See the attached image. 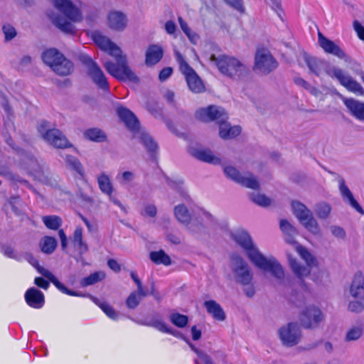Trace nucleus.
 I'll use <instances>...</instances> for the list:
<instances>
[{
	"label": "nucleus",
	"mask_w": 364,
	"mask_h": 364,
	"mask_svg": "<svg viewBox=\"0 0 364 364\" xmlns=\"http://www.w3.org/2000/svg\"><path fill=\"white\" fill-rule=\"evenodd\" d=\"M91 38L102 50L108 53L117 63L114 64L109 60L104 62L103 65L109 74L119 80L132 82L139 81L137 76L128 66L126 55L122 54L121 48L117 45L97 31L91 33Z\"/></svg>",
	"instance_id": "f257e3e1"
},
{
	"label": "nucleus",
	"mask_w": 364,
	"mask_h": 364,
	"mask_svg": "<svg viewBox=\"0 0 364 364\" xmlns=\"http://www.w3.org/2000/svg\"><path fill=\"white\" fill-rule=\"evenodd\" d=\"M53 6L63 14L60 16L55 11H49L48 16L53 24L66 34H74L76 28L74 23L82 20V14L70 0H50Z\"/></svg>",
	"instance_id": "f03ea898"
},
{
	"label": "nucleus",
	"mask_w": 364,
	"mask_h": 364,
	"mask_svg": "<svg viewBox=\"0 0 364 364\" xmlns=\"http://www.w3.org/2000/svg\"><path fill=\"white\" fill-rule=\"evenodd\" d=\"M196 117L203 122L215 121L219 124V136L223 139H231L241 132L239 126H231L228 122V114L221 107L210 105L200 108L196 112Z\"/></svg>",
	"instance_id": "7ed1b4c3"
},
{
	"label": "nucleus",
	"mask_w": 364,
	"mask_h": 364,
	"mask_svg": "<svg viewBox=\"0 0 364 364\" xmlns=\"http://www.w3.org/2000/svg\"><path fill=\"white\" fill-rule=\"evenodd\" d=\"M220 72L234 80H242L249 75L247 66L239 59L228 55L216 57L212 55L210 58Z\"/></svg>",
	"instance_id": "20e7f679"
},
{
	"label": "nucleus",
	"mask_w": 364,
	"mask_h": 364,
	"mask_svg": "<svg viewBox=\"0 0 364 364\" xmlns=\"http://www.w3.org/2000/svg\"><path fill=\"white\" fill-rule=\"evenodd\" d=\"M120 119L124 123L129 130L133 133V136L137 139L150 153H154L158 149L156 143L144 130L139 128V122L134 114L129 109L119 107L117 109Z\"/></svg>",
	"instance_id": "39448f33"
},
{
	"label": "nucleus",
	"mask_w": 364,
	"mask_h": 364,
	"mask_svg": "<svg viewBox=\"0 0 364 364\" xmlns=\"http://www.w3.org/2000/svg\"><path fill=\"white\" fill-rule=\"evenodd\" d=\"M295 250L306 264H301L291 254H287L289 264L293 273L299 279H303L310 275L311 269L317 267L318 262L316 257L302 245H296Z\"/></svg>",
	"instance_id": "423d86ee"
},
{
	"label": "nucleus",
	"mask_w": 364,
	"mask_h": 364,
	"mask_svg": "<svg viewBox=\"0 0 364 364\" xmlns=\"http://www.w3.org/2000/svg\"><path fill=\"white\" fill-rule=\"evenodd\" d=\"M23 165L35 180L51 187L57 186L58 177L53 174L44 163L38 161L33 156H28L23 159Z\"/></svg>",
	"instance_id": "0eeeda50"
},
{
	"label": "nucleus",
	"mask_w": 364,
	"mask_h": 364,
	"mask_svg": "<svg viewBox=\"0 0 364 364\" xmlns=\"http://www.w3.org/2000/svg\"><path fill=\"white\" fill-rule=\"evenodd\" d=\"M43 62L59 75H68L73 70V63L55 48H49L42 54Z\"/></svg>",
	"instance_id": "6e6552de"
},
{
	"label": "nucleus",
	"mask_w": 364,
	"mask_h": 364,
	"mask_svg": "<svg viewBox=\"0 0 364 364\" xmlns=\"http://www.w3.org/2000/svg\"><path fill=\"white\" fill-rule=\"evenodd\" d=\"M230 268L233 280L242 286L250 285L253 279V272L247 262L240 255L234 254L230 257Z\"/></svg>",
	"instance_id": "1a4fd4ad"
},
{
	"label": "nucleus",
	"mask_w": 364,
	"mask_h": 364,
	"mask_svg": "<svg viewBox=\"0 0 364 364\" xmlns=\"http://www.w3.org/2000/svg\"><path fill=\"white\" fill-rule=\"evenodd\" d=\"M230 237L243 250L247 257L252 263L262 254L246 230L243 228L236 229L230 232Z\"/></svg>",
	"instance_id": "9d476101"
},
{
	"label": "nucleus",
	"mask_w": 364,
	"mask_h": 364,
	"mask_svg": "<svg viewBox=\"0 0 364 364\" xmlns=\"http://www.w3.org/2000/svg\"><path fill=\"white\" fill-rule=\"evenodd\" d=\"M326 73L331 78L336 79L341 85L348 92L356 95L364 96L363 86L341 68L335 65H329L326 69Z\"/></svg>",
	"instance_id": "9b49d317"
},
{
	"label": "nucleus",
	"mask_w": 364,
	"mask_h": 364,
	"mask_svg": "<svg viewBox=\"0 0 364 364\" xmlns=\"http://www.w3.org/2000/svg\"><path fill=\"white\" fill-rule=\"evenodd\" d=\"M278 67V62L267 49H258L255 55L253 71L259 75H267Z\"/></svg>",
	"instance_id": "f8f14e48"
},
{
	"label": "nucleus",
	"mask_w": 364,
	"mask_h": 364,
	"mask_svg": "<svg viewBox=\"0 0 364 364\" xmlns=\"http://www.w3.org/2000/svg\"><path fill=\"white\" fill-rule=\"evenodd\" d=\"M181 72L184 75L189 90L193 93H201L205 90V85L196 71L187 63L182 55L175 52Z\"/></svg>",
	"instance_id": "ddd939ff"
},
{
	"label": "nucleus",
	"mask_w": 364,
	"mask_h": 364,
	"mask_svg": "<svg viewBox=\"0 0 364 364\" xmlns=\"http://www.w3.org/2000/svg\"><path fill=\"white\" fill-rule=\"evenodd\" d=\"M224 173L228 178L243 187L254 190L259 188L260 184L257 178L250 173L242 174L232 166H225Z\"/></svg>",
	"instance_id": "4468645a"
},
{
	"label": "nucleus",
	"mask_w": 364,
	"mask_h": 364,
	"mask_svg": "<svg viewBox=\"0 0 364 364\" xmlns=\"http://www.w3.org/2000/svg\"><path fill=\"white\" fill-rule=\"evenodd\" d=\"M279 338L283 346L293 347L299 343L302 332L296 323H289L278 330Z\"/></svg>",
	"instance_id": "2eb2a0df"
},
{
	"label": "nucleus",
	"mask_w": 364,
	"mask_h": 364,
	"mask_svg": "<svg viewBox=\"0 0 364 364\" xmlns=\"http://www.w3.org/2000/svg\"><path fill=\"white\" fill-rule=\"evenodd\" d=\"M252 264L262 270L269 271L280 282L284 279L285 273L282 266L273 257H266L262 253Z\"/></svg>",
	"instance_id": "dca6fc26"
},
{
	"label": "nucleus",
	"mask_w": 364,
	"mask_h": 364,
	"mask_svg": "<svg viewBox=\"0 0 364 364\" xmlns=\"http://www.w3.org/2000/svg\"><path fill=\"white\" fill-rule=\"evenodd\" d=\"M323 320L321 309L315 306L306 307L301 314L300 323L306 329H314L318 327Z\"/></svg>",
	"instance_id": "f3484780"
},
{
	"label": "nucleus",
	"mask_w": 364,
	"mask_h": 364,
	"mask_svg": "<svg viewBox=\"0 0 364 364\" xmlns=\"http://www.w3.org/2000/svg\"><path fill=\"white\" fill-rule=\"evenodd\" d=\"M26 259L32 266L36 268L41 274L49 279L56 287V288H58L63 293L70 296H81L77 292L68 289L65 286L60 283L49 270L40 266L38 264V260L31 254L26 255Z\"/></svg>",
	"instance_id": "a211bd4d"
},
{
	"label": "nucleus",
	"mask_w": 364,
	"mask_h": 364,
	"mask_svg": "<svg viewBox=\"0 0 364 364\" xmlns=\"http://www.w3.org/2000/svg\"><path fill=\"white\" fill-rule=\"evenodd\" d=\"M42 137L49 144L58 149H65L71 146L65 135L58 129H48L42 133Z\"/></svg>",
	"instance_id": "6ab92c4d"
},
{
	"label": "nucleus",
	"mask_w": 364,
	"mask_h": 364,
	"mask_svg": "<svg viewBox=\"0 0 364 364\" xmlns=\"http://www.w3.org/2000/svg\"><path fill=\"white\" fill-rule=\"evenodd\" d=\"M318 41L323 50L329 54H332L340 59L350 62V58L333 41L326 38L321 32L318 33Z\"/></svg>",
	"instance_id": "aec40b11"
},
{
	"label": "nucleus",
	"mask_w": 364,
	"mask_h": 364,
	"mask_svg": "<svg viewBox=\"0 0 364 364\" xmlns=\"http://www.w3.org/2000/svg\"><path fill=\"white\" fill-rule=\"evenodd\" d=\"M87 73L92 81L98 87L105 90H108L109 83L103 71L97 63L92 64L91 67L87 70Z\"/></svg>",
	"instance_id": "412c9836"
},
{
	"label": "nucleus",
	"mask_w": 364,
	"mask_h": 364,
	"mask_svg": "<svg viewBox=\"0 0 364 364\" xmlns=\"http://www.w3.org/2000/svg\"><path fill=\"white\" fill-rule=\"evenodd\" d=\"M191 154L196 159L212 164H221V159L219 156L213 154V153L207 149H191L190 151Z\"/></svg>",
	"instance_id": "4be33fe9"
},
{
	"label": "nucleus",
	"mask_w": 364,
	"mask_h": 364,
	"mask_svg": "<svg viewBox=\"0 0 364 364\" xmlns=\"http://www.w3.org/2000/svg\"><path fill=\"white\" fill-rule=\"evenodd\" d=\"M126 16L120 11H111L107 16V25L114 31H122L127 26Z\"/></svg>",
	"instance_id": "5701e85b"
},
{
	"label": "nucleus",
	"mask_w": 364,
	"mask_h": 364,
	"mask_svg": "<svg viewBox=\"0 0 364 364\" xmlns=\"http://www.w3.org/2000/svg\"><path fill=\"white\" fill-rule=\"evenodd\" d=\"M342 100L352 115L359 120L364 121V102L353 98L343 97Z\"/></svg>",
	"instance_id": "b1692460"
},
{
	"label": "nucleus",
	"mask_w": 364,
	"mask_h": 364,
	"mask_svg": "<svg viewBox=\"0 0 364 364\" xmlns=\"http://www.w3.org/2000/svg\"><path fill=\"white\" fill-rule=\"evenodd\" d=\"M173 215L175 219L181 225L188 226L192 221V213L183 203H179L174 206Z\"/></svg>",
	"instance_id": "393cba45"
},
{
	"label": "nucleus",
	"mask_w": 364,
	"mask_h": 364,
	"mask_svg": "<svg viewBox=\"0 0 364 364\" xmlns=\"http://www.w3.org/2000/svg\"><path fill=\"white\" fill-rule=\"evenodd\" d=\"M338 183L341 196L344 199H346L349 202L350 205L353 208H354L358 212L363 213V208L359 205V203L355 200L353 193H351L348 187L346 186L344 178L341 176H338Z\"/></svg>",
	"instance_id": "a878e982"
},
{
	"label": "nucleus",
	"mask_w": 364,
	"mask_h": 364,
	"mask_svg": "<svg viewBox=\"0 0 364 364\" xmlns=\"http://www.w3.org/2000/svg\"><path fill=\"white\" fill-rule=\"evenodd\" d=\"M338 183L341 196L344 199H346L349 202L350 205L353 208H354L358 212L363 213V208L359 205V203L355 200L353 193H351L348 187L346 186L344 178L341 176H338Z\"/></svg>",
	"instance_id": "bb28decb"
},
{
	"label": "nucleus",
	"mask_w": 364,
	"mask_h": 364,
	"mask_svg": "<svg viewBox=\"0 0 364 364\" xmlns=\"http://www.w3.org/2000/svg\"><path fill=\"white\" fill-rule=\"evenodd\" d=\"M25 300L30 306L39 309L44 304V295L40 290L30 288L25 294Z\"/></svg>",
	"instance_id": "cd10ccee"
},
{
	"label": "nucleus",
	"mask_w": 364,
	"mask_h": 364,
	"mask_svg": "<svg viewBox=\"0 0 364 364\" xmlns=\"http://www.w3.org/2000/svg\"><path fill=\"white\" fill-rule=\"evenodd\" d=\"M350 294L353 298L364 299V277L360 272H356L350 287Z\"/></svg>",
	"instance_id": "c85d7f7f"
},
{
	"label": "nucleus",
	"mask_w": 364,
	"mask_h": 364,
	"mask_svg": "<svg viewBox=\"0 0 364 364\" xmlns=\"http://www.w3.org/2000/svg\"><path fill=\"white\" fill-rule=\"evenodd\" d=\"M4 78L3 76L0 74V84L3 82ZM0 105L4 108L5 112L7 114V118L4 119V127L6 128V133H8L9 131H12L14 129V123L11 119V116L12 114V109L9 104L8 100L6 95L0 90Z\"/></svg>",
	"instance_id": "c756f323"
},
{
	"label": "nucleus",
	"mask_w": 364,
	"mask_h": 364,
	"mask_svg": "<svg viewBox=\"0 0 364 364\" xmlns=\"http://www.w3.org/2000/svg\"><path fill=\"white\" fill-rule=\"evenodd\" d=\"M207 312L217 321H225L226 316L221 306L215 300L205 301L203 304Z\"/></svg>",
	"instance_id": "7c9ffc66"
},
{
	"label": "nucleus",
	"mask_w": 364,
	"mask_h": 364,
	"mask_svg": "<svg viewBox=\"0 0 364 364\" xmlns=\"http://www.w3.org/2000/svg\"><path fill=\"white\" fill-rule=\"evenodd\" d=\"M280 228L285 235V241L296 248L298 242L295 240V237L298 235L296 229L287 220H280Z\"/></svg>",
	"instance_id": "2f4dec72"
},
{
	"label": "nucleus",
	"mask_w": 364,
	"mask_h": 364,
	"mask_svg": "<svg viewBox=\"0 0 364 364\" xmlns=\"http://www.w3.org/2000/svg\"><path fill=\"white\" fill-rule=\"evenodd\" d=\"M163 56L162 48L156 45H151L148 47L146 52V64L153 65L159 62Z\"/></svg>",
	"instance_id": "473e14b6"
},
{
	"label": "nucleus",
	"mask_w": 364,
	"mask_h": 364,
	"mask_svg": "<svg viewBox=\"0 0 364 364\" xmlns=\"http://www.w3.org/2000/svg\"><path fill=\"white\" fill-rule=\"evenodd\" d=\"M291 207L294 214L300 223L313 214L311 210L299 201H292Z\"/></svg>",
	"instance_id": "72a5a7b5"
},
{
	"label": "nucleus",
	"mask_w": 364,
	"mask_h": 364,
	"mask_svg": "<svg viewBox=\"0 0 364 364\" xmlns=\"http://www.w3.org/2000/svg\"><path fill=\"white\" fill-rule=\"evenodd\" d=\"M97 183H98L100 191L103 193H105L109 196H112V192H113V186L111 183L110 178L109 177V176L107 174H106L104 172L101 173L97 176Z\"/></svg>",
	"instance_id": "f704fd0d"
},
{
	"label": "nucleus",
	"mask_w": 364,
	"mask_h": 364,
	"mask_svg": "<svg viewBox=\"0 0 364 364\" xmlns=\"http://www.w3.org/2000/svg\"><path fill=\"white\" fill-rule=\"evenodd\" d=\"M83 135L87 140L97 143L103 142L107 140L105 133L98 128L88 129L84 132Z\"/></svg>",
	"instance_id": "c9c22d12"
},
{
	"label": "nucleus",
	"mask_w": 364,
	"mask_h": 364,
	"mask_svg": "<svg viewBox=\"0 0 364 364\" xmlns=\"http://www.w3.org/2000/svg\"><path fill=\"white\" fill-rule=\"evenodd\" d=\"M150 259L156 264H164L168 266L171 264L170 257L164 251H154L149 254Z\"/></svg>",
	"instance_id": "e433bc0d"
},
{
	"label": "nucleus",
	"mask_w": 364,
	"mask_h": 364,
	"mask_svg": "<svg viewBox=\"0 0 364 364\" xmlns=\"http://www.w3.org/2000/svg\"><path fill=\"white\" fill-rule=\"evenodd\" d=\"M304 60L311 73L318 76L321 72L323 62L306 54L304 55Z\"/></svg>",
	"instance_id": "4c0bfd02"
},
{
	"label": "nucleus",
	"mask_w": 364,
	"mask_h": 364,
	"mask_svg": "<svg viewBox=\"0 0 364 364\" xmlns=\"http://www.w3.org/2000/svg\"><path fill=\"white\" fill-rule=\"evenodd\" d=\"M41 251L46 254H51L57 247V240L49 236L43 237L40 242Z\"/></svg>",
	"instance_id": "58836bf2"
},
{
	"label": "nucleus",
	"mask_w": 364,
	"mask_h": 364,
	"mask_svg": "<svg viewBox=\"0 0 364 364\" xmlns=\"http://www.w3.org/2000/svg\"><path fill=\"white\" fill-rule=\"evenodd\" d=\"M106 277V274L102 271L95 272L89 276L83 278L80 281L82 287H87L96 284L98 282L103 280Z\"/></svg>",
	"instance_id": "ea45409f"
},
{
	"label": "nucleus",
	"mask_w": 364,
	"mask_h": 364,
	"mask_svg": "<svg viewBox=\"0 0 364 364\" xmlns=\"http://www.w3.org/2000/svg\"><path fill=\"white\" fill-rule=\"evenodd\" d=\"M306 229L315 235H321V230L317 220L313 216V214L310 215L307 219L304 220L301 223Z\"/></svg>",
	"instance_id": "a19ab883"
},
{
	"label": "nucleus",
	"mask_w": 364,
	"mask_h": 364,
	"mask_svg": "<svg viewBox=\"0 0 364 364\" xmlns=\"http://www.w3.org/2000/svg\"><path fill=\"white\" fill-rule=\"evenodd\" d=\"M42 220L46 227L50 230H58L62 225V219L57 215H46Z\"/></svg>",
	"instance_id": "79ce46f5"
},
{
	"label": "nucleus",
	"mask_w": 364,
	"mask_h": 364,
	"mask_svg": "<svg viewBox=\"0 0 364 364\" xmlns=\"http://www.w3.org/2000/svg\"><path fill=\"white\" fill-rule=\"evenodd\" d=\"M331 212V205L325 202L318 203L315 208V213L317 217L321 220L327 219L330 216Z\"/></svg>",
	"instance_id": "37998d69"
},
{
	"label": "nucleus",
	"mask_w": 364,
	"mask_h": 364,
	"mask_svg": "<svg viewBox=\"0 0 364 364\" xmlns=\"http://www.w3.org/2000/svg\"><path fill=\"white\" fill-rule=\"evenodd\" d=\"M363 333V328L362 326H353L347 331L345 341L348 342L358 341L362 337Z\"/></svg>",
	"instance_id": "c03bdc74"
},
{
	"label": "nucleus",
	"mask_w": 364,
	"mask_h": 364,
	"mask_svg": "<svg viewBox=\"0 0 364 364\" xmlns=\"http://www.w3.org/2000/svg\"><path fill=\"white\" fill-rule=\"evenodd\" d=\"M251 200L262 207H267L271 205L272 200L266 195L260 193H251L250 195Z\"/></svg>",
	"instance_id": "a18cd8bd"
},
{
	"label": "nucleus",
	"mask_w": 364,
	"mask_h": 364,
	"mask_svg": "<svg viewBox=\"0 0 364 364\" xmlns=\"http://www.w3.org/2000/svg\"><path fill=\"white\" fill-rule=\"evenodd\" d=\"M66 166L80 174L83 173V167L80 161L75 156L67 155L65 156Z\"/></svg>",
	"instance_id": "49530a36"
},
{
	"label": "nucleus",
	"mask_w": 364,
	"mask_h": 364,
	"mask_svg": "<svg viewBox=\"0 0 364 364\" xmlns=\"http://www.w3.org/2000/svg\"><path fill=\"white\" fill-rule=\"evenodd\" d=\"M178 21L180 25L181 30L183 33L187 36L188 39L192 42L196 43L198 39V36L189 28L188 23L184 21L182 17L179 16L178 18Z\"/></svg>",
	"instance_id": "de8ad7c7"
},
{
	"label": "nucleus",
	"mask_w": 364,
	"mask_h": 364,
	"mask_svg": "<svg viewBox=\"0 0 364 364\" xmlns=\"http://www.w3.org/2000/svg\"><path fill=\"white\" fill-rule=\"evenodd\" d=\"M92 301L100 306L105 314L112 319H116L117 314L114 309L107 302H100L97 298L92 297Z\"/></svg>",
	"instance_id": "09e8293b"
},
{
	"label": "nucleus",
	"mask_w": 364,
	"mask_h": 364,
	"mask_svg": "<svg viewBox=\"0 0 364 364\" xmlns=\"http://www.w3.org/2000/svg\"><path fill=\"white\" fill-rule=\"evenodd\" d=\"M170 320L175 326L179 328H183L187 325L188 318L185 315L175 313L171 315Z\"/></svg>",
	"instance_id": "8fccbe9b"
},
{
	"label": "nucleus",
	"mask_w": 364,
	"mask_h": 364,
	"mask_svg": "<svg viewBox=\"0 0 364 364\" xmlns=\"http://www.w3.org/2000/svg\"><path fill=\"white\" fill-rule=\"evenodd\" d=\"M357 301H351L349 302L348 309L355 314L362 312L364 310V299L358 298Z\"/></svg>",
	"instance_id": "3c124183"
},
{
	"label": "nucleus",
	"mask_w": 364,
	"mask_h": 364,
	"mask_svg": "<svg viewBox=\"0 0 364 364\" xmlns=\"http://www.w3.org/2000/svg\"><path fill=\"white\" fill-rule=\"evenodd\" d=\"M2 31L6 41L12 40L17 34L15 28L10 24L4 25Z\"/></svg>",
	"instance_id": "603ef678"
},
{
	"label": "nucleus",
	"mask_w": 364,
	"mask_h": 364,
	"mask_svg": "<svg viewBox=\"0 0 364 364\" xmlns=\"http://www.w3.org/2000/svg\"><path fill=\"white\" fill-rule=\"evenodd\" d=\"M143 296L138 294V292L132 293L127 299V304L129 308H136Z\"/></svg>",
	"instance_id": "864d4df0"
},
{
	"label": "nucleus",
	"mask_w": 364,
	"mask_h": 364,
	"mask_svg": "<svg viewBox=\"0 0 364 364\" xmlns=\"http://www.w3.org/2000/svg\"><path fill=\"white\" fill-rule=\"evenodd\" d=\"M329 230L331 232V234L339 240H345L346 237V231L345 230L338 225H331L329 227Z\"/></svg>",
	"instance_id": "5fc2aeb1"
},
{
	"label": "nucleus",
	"mask_w": 364,
	"mask_h": 364,
	"mask_svg": "<svg viewBox=\"0 0 364 364\" xmlns=\"http://www.w3.org/2000/svg\"><path fill=\"white\" fill-rule=\"evenodd\" d=\"M157 213V208L154 204H147L144 206L141 215L145 217L154 218Z\"/></svg>",
	"instance_id": "6e6d98bb"
},
{
	"label": "nucleus",
	"mask_w": 364,
	"mask_h": 364,
	"mask_svg": "<svg viewBox=\"0 0 364 364\" xmlns=\"http://www.w3.org/2000/svg\"><path fill=\"white\" fill-rule=\"evenodd\" d=\"M1 175L6 176L8 179L11 180L13 181L19 182L22 183H25L28 186V187L31 188V186L26 181L21 179L18 176L13 174L9 171L4 172H0Z\"/></svg>",
	"instance_id": "4d7b16f0"
},
{
	"label": "nucleus",
	"mask_w": 364,
	"mask_h": 364,
	"mask_svg": "<svg viewBox=\"0 0 364 364\" xmlns=\"http://www.w3.org/2000/svg\"><path fill=\"white\" fill-rule=\"evenodd\" d=\"M134 173L128 171L123 172L119 177L117 176V178L119 179L120 183L123 185H127L131 181L134 180Z\"/></svg>",
	"instance_id": "13d9d810"
},
{
	"label": "nucleus",
	"mask_w": 364,
	"mask_h": 364,
	"mask_svg": "<svg viewBox=\"0 0 364 364\" xmlns=\"http://www.w3.org/2000/svg\"><path fill=\"white\" fill-rule=\"evenodd\" d=\"M190 346L194 350V352H196V353L198 355L199 358L201 360L203 364H213L210 358L208 355L198 350L192 344H190Z\"/></svg>",
	"instance_id": "bf43d9fd"
},
{
	"label": "nucleus",
	"mask_w": 364,
	"mask_h": 364,
	"mask_svg": "<svg viewBox=\"0 0 364 364\" xmlns=\"http://www.w3.org/2000/svg\"><path fill=\"white\" fill-rule=\"evenodd\" d=\"M353 26L358 35V37L360 40L364 41V27L362 24L358 21L355 20L353 23Z\"/></svg>",
	"instance_id": "052dcab7"
},
{
	"label": "nucleus",
	"mask_w": 364,
	"mask_h": 364,
	"mask_svg": "<svg viewBox=\"0 0 364 364\" xmlns=\"http://www.w3.org/2000/svg\"><path fill=\"white\" fill-rule=\"evenodd\" d=\"M151 326L161 332H170V329L166 326V323L161 321H154L152 322Z\"/></svg>",
	"instance_id": "680f3d73"
},
{
	"label": "nucleus",
	"mask_w": 364,
	"mask_h": 364,
	"mask_svg": "<svg viewBox=\"0 0 364 364\" xmlns=\"http://www.w3.org/2000/svg\"><path fill=\"white\" fill-rule=\"evenodd\" d=\"M79 58L80 61L86 65L87 70H88L92 64L97 63L87 55L82 54L80 55Z\"/></svg>",
	"instance_id": "e2e57ef3"
},
{
	"label": "nucleus",
	"mask_w": 364,
	"mask_h": 364,
	"mask_svg": "<svg viewBox=\"0 0 364 364\" xmlns=\"http://www.w3.org/2000/svg\"><path fill=\"white\" fill-rule=\"evenodd\" d=\"M164 27L166 33L170 35L175 33L176 31V23L171 20L166 22Z\"/></svg>",
	"instance_id": "0e129e2a"
},
{
	"label": "nucleus",
	"mask_w": 364,
	"mask_h": 364,
	"mask_svg": "<svg viewBox=\"0 0 364 364\" xmlns=\"http://www.w3.org/2000/svg\"><path fill=\"white\" fill-rule=\"evenodd\" d=\"M172 68H164L159 73V80L161 81L166 80L168 77L171 76L172 74Z\"/></svg>",
	"instance_id": "69168bd1"
},
{
	"label": "nucleus",
	"mask_w": 364,
	"mask_h": 364,
	"mask_svg": "<svg viewBox=\"0 0 364 364\" xmlns=\"http://www.w3.org/2000/svg\"><path fill=\"white\" fill-rule=\"evenodd\" d=\"M294 83L300 87H302L305 90H308L309 88H310V84L306 82L304 79L300 77H296L294 79Z\"/></svg>",
	"instance_id": "338daca9"
},
{
	"label": "nucleus",
	"mask_w": 364,
	"mask_h": 364,
	"mask_svg": "<svg viewBox=\"0 0 364 364\" xmlns=\"http://www.w3.org/2000/svg\"><path fill=\"white\" fill-rule=\"evenodd\" d=\"M189 230L194 234H200L204 230V226L201 223L192 224L189 227Z\"/></svg>",
	"instance_id": "774afa93"
}]
</instances>
